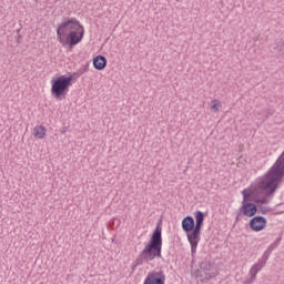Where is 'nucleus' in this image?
<instances>
[{
    "mask_svg": "<svg viewBox=\"0 0 284 284\" xmlns=\"http://www.w3.org/2000/svg\"><path fill=\"white\" fill-rule=\"evenodd\" d=\"M85 34V29L80 27V29L75 31H71L68 36H62L58 38V41L62 45H69V48H73L74 45H79L81 41H83V37Z\"/></svg>",
    "mask_w": 284,
    "mask_h": 284,
    "instance_id": "7",
    "label": "nucleus"
},
{
    "mask_svg": "<svg viewBox=\"0 0 284 284\" xmlns=\"http://www.w3.org/2000/svg\"><path fill=\"white\" fill-rule=\"evenodd\" d=\"M62 134H65V130H62Z\"/></svg>",
    "mask_w": 284,
    "mask_h": 284,
    "instance_id": "20",
    "label": "nucleus"
},
{
    "mask_svg": "<svg viewBox=\"0 0 284 284\" xmlns=\"http://www.w3.org/2000/svg\"><path fill=\"white\" fill-rule=\"evenodd\" d=\"M243 194V202H242V205H245V203H250V191L247 190H244L242 192Z\"/></svg>",
    "mask_w": 284,
    "mask_h": 284,
    "instance_id": "15",
    "label": "nucleus"
},
{
    "mask_svg": "<svg viewBox=\"0 0 284 284\" xmlns=\"http://www.w3.org/2000/svg\"><path fill=\"white\" fill-rule=\"evenodd\" d=\"M194 227H196L194 224V217L187 215L182 220V230L186 233L187 241H190V234L194 232Z\"/></svg>",
    "mask_w": 284,
    "mask_h": 284,
    "instance_id": "10",
    "label": "nucleus"
},
{
    "mask_svg": "<svg viewBox=\"0 0 284 284\" xmlns=\"http://www.w3.org/2000/svg\"><path fill=\"white\" fill-rule=\"evenodd\" d=\"M219 108H221V103L219 102V100L212 101L211 110L219 112Z\"/></svg>",
    "mask_w": 284,
    "mask_h": 284,
    "instance_id": "16",
    "label": "nucleus"
},
{
    "mask_svg": "<svg viewBox=\"0 0 284 284\" xmlns=\"http://www.w3.org/2000/svg\"><path fill=\"white\" fill-rule=\"evenodd\" d=\"M260 210H261L262 214H267V212H270V209L266 206H261Z\"/></svg>",
    "mask_w": 284,
    "mask_h": 284,
    "instance_id": "18",
    "label": "nucleus"
},
{
    "mask_svg": "<svg viewBox=\"0 0 284 284\" xmlns=\"http://www.w3.org/2000/svg\"><path fill=\"white\" fill-rule=\"evenodd\" d=\"M205 221V215L201 211L195 212V227L191 234H189V243L191 245V256L194 258L196 256V248L199 243H201V230L203 227V222Z\"/></svg>",
    "mask_w": 284,
    "mask_h": 284,
    "instance_id": "4",
    "label": "nucleus"
},
{
    "mask_svg": "<svg viewBox=\"0 0 284 284\" xmlns=\"http://www.w3.org/2000/svg\"><path fill=\"white\" fill-rule=\"evenodd\" d=\"M275 52H276L277 57H283V54H284V41L283 40L277 41L276 47H275Z\"/></svg>",
    "mask_w": 284,
    "mask_h": 284,
    "instance_id": "14",
    "label": "nucleus"
},
{
    "mask_svg": "<svg viewBox=\"0 0 284 284\" xmlns=\"http://www.w3.org/2000/svg\"><path fill=\"white\" fill-rule=\"evenodd\" d=\"M163 227L161 221L156 224L153 234L145 247L140 252L132 264V270H136L139 265L144 263H152L155 258H163Z\"/></svg>",
    "mask_w": 284,
    "mask_h": 284,
    "instance_id": "2",
    "label": "nucleus"
},
{
    "mask_svg": "<svg viewBox=\"0 0 284 284\" xmlns=\"http://www.w3.org/2000/svg\"><path fill=\"white\" fill-rule=\"evenodd\" d=\"M45 132H48V130L43 125H37L33 128V136L36 139H45Z\"/></svg>",
    "mask_w": 284,
    "mask_h": 284,
    "instance_id": "13",
    "label": "nucleus"
},
{
    "mask_svg": "<svg viewBox=\"0 0 284 284\" xmlns=\"http://www.w3.org/2000/svg\"><path fill=\"white\" fill-rule=\"evenodd\" d=\"M281 244V239L275 240L263 253V255L257 260L255 264H253L250 268L248 276L250 278L245 280V284H252L256 281V276L265 265H267V261H270V256H272V251L277 248Z\"/></svg>",
    "mask_w": 284,
    "mask_h": 284,
    "instance_id": "3",
    "label": "nucleus"
},
{
    "mask_svg": "<svg viewBox=\"0 0 284 284\" xmlns=\"http://www.w3.org/2000/svg\"><path fill=\"white\" fill-rule=\"evenodd\" d=\"M108 65V59L103 55H97L93 59V68L95 70H105V67Z\"/></svg>",
    "mask_w": 284,
    "mask_h": 284,
    "instance_id": "12",
    "label": "nucleus"
},
{
    "mask_svg": "<svg viewBox=\"0 0 284 284\" xmlns=\"http://www.w3.org/2000/svg\"><path fill=\"white\" fill-rule=\"evenodd\" d=\"M267 226V220L261 215L254 216L250 221V227L253 230V232H263L265 227Z\"/></svg>",
    "mask_w": 284,
    "mask_h": 284,
    "instance_id": "9",
    "label": "nucleus"
},
{
    "mask_svg": "<svg viewBox=\"0 0 284 284\" xmlns=\"http://www.w3.org/2000/svg\"><path fill=\"white\" fill-rule=\"evenodd\" d=\"M283 178L284 162L277 159L267 173L258 179L257 187L262 190L265 195L262 197H254V203H256V205H267L271 203L278 185L283 183Z\"/></svg>",
    "mask_w": 284,
    "mask_h": 284,
    "instance_id": "1",
    "label": "nucleus"
},
{
    "mask_svg": "<svg viewBox=\"0 0 284 284\" xmlns=\"http://www.w3.org/2000/svg\"><path fill=\"white\" fill-rule=\"evenodd\" d=\"M83 26L81 22L77 20V18H70L68 20L62 21L57 29V37L61 39V37H67L70 32H74L75 30H81Z\"/></svg>",
    "mask_w": 284,
    "mask_h": 284,
    "instance_id": "6",
    "label": "nucleus"
},
{
    "mask_svg": "<svg viewBox=\"0 0 284 284\" xmlns=\"http://www.w3.org/2000/svg\"><path fill=\"white\" fill-rule=\"evenodd\" d=\"M143 284H165V272L163 270L149 272Z\"/></svg>",
    "mask_w": 284,
    "mask_h": 284,
    "instance_id": "8",
    "label": "nucleus"
},
{
    "mask_svg": "<svg viewBox=\"0 0 284 284\" xmlns=\"http://www.w3.org/2000/svg\"><path fill=\"white\" fill-rule=\"evenodd\" d=\"M239 216H241V212L236 215V219H235L236 221H239Z\"/></svg>",
    "mask_w": 284,
    "mask_h": 284,
    "instance_id": "19",
    "label": "nucleus"
},
{
    "mask_svg": "<svg viewBox=\"0 0 284 284\" xmlns=\"http://www.w3.org/2000/svg\"><path fill=\"white\" fill-rule=\"evenodd\" d=\"M88 70H90V62H87L82 69H80V74H85V72H88Z\"/></svg>",
    "mask_w": 284,
    "mask_h": 284,
    "instance_id": "17",
    "label": "nucleus"
},
{
    "mask_svg": "<svg viewBox=\"0 0 284 284\" xmlns=\"http://www.w3.org/2000/svg\"><path fill=\"white\" fill-rule=\"evenodd\" d=\"M258 212V209L256 207V204L253 203H244L241 209L240 213L244 214V216H255V214Z\"/></svg>",
    "mask_w": 284,
    "mask_h": 284,
    "instance_id": "11",
    "label": "nucleus"
},
{
    "mask_svg": "<svg viewBox=\"0 0 284 284\" xmlns=\"http://www.w3.org/2000/svg\"><path fill=\"white\" fill-rule=\"evenodd\" d=\"M70 85H72V77L60 75L52 80L51 94L59 99V97H63L70 90Z\"/></svg>",
    "mask_w": 284,
    "mask_h": 284,
    "instance_id": "5",
    "label": "nucleus"
}]
</instances>
